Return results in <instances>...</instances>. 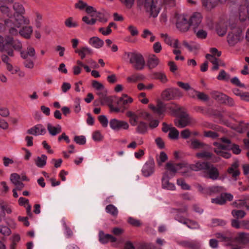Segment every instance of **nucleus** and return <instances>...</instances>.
Segmentation results:
<instances>
[{"instance_id":"f257e3e1","label":"nucleus","mask_w":249,"mask_h":249,"mask_svg":"<svg viewBox=\"0 0 249 249\" xmlns=\"http://www.w3.org/2000/svg\"><path fill=\"white\" fill-rule=\"evenodd\" d=\"M0 12L3 16L8 17L5 19L4 23H0V32L8 31L12 36L18 34V29L21 27L22 24H29L31 21L29 17L21 15H12V12L10 8L5 4L0 6Z\"/></svg>"},{"instance_id":"f03ea898","label":"nucleus","mask_w":249,"mask_h":249,"mask_svg":"<svg viewBox=\"0 0 249 249\" xmlns=\"http://www.w3.org/2000/svg\"><path fill=\"white\" fill-rule=\"evenodd\" d=\"M20 51L22 49V44L18 40H14L13 37L10 36H6L4 37L0 35V52H6L9 56H14L13 50Z\"/></svg>"},{"instance_id":"7ed1b4c3","label":"nucleus","mask_w":249,"mask_h":249,"mask_svg":"<svg viewBox=\"0 0 249 249\" xmlns=\"http://www.w3.org/2000/svg\"><path fill=\"white\" fill-rule=\"evenodd\" d=\"M124 61L130 64L136 70L142 71L145 67V61L143 55L136 52H125L123 56Z\"/></svg>"},{"instance_id":"20e7f679","label":"nucleus","mask_w":249,"mask_h":249,"mask_svg":"<svg viewBox=\"0 0 249 249\" xmlns=\"http://www.w3.org/2000/svg\"><path fill=\"white\" fill-rule=\"evenodd\" d=\"M142 6L150 17L156 18L160 11L159 0H144Z\"/></svg>"},{"instance_id":"39448f33","label":"nucleus","mask_w":249,"mask_h":249,"mask_svg":"<svg viewBox=\"0 0 249 249\" xmlns=\"http://www.w3.org/2000/svg\"><path fill=\"white\" fill-rule=\"evenodd\" d=\"M221 142L223 143L218 142H213V145L215 146L214 151L217 155L228 159L231 157V154L225 152V150L231 149V145L230 144V140L223 138H221Z\"/></svg>"},{"instance_id":"423d86ee","label":"nucleus","mask_w":249,"mask_h":249,"mask_svg":"<svg viewBox=\"0 0 249 249\" xmlns=\"http://www.w3.org/2000/svg\"><path fill=\"white\" fill-rule=\"evenodd\" d=\"M176 25L177 29L181 32H186L190 29L189 18L185 14H178L176 16Z\"/></svg>"},{"instance_id":"0eeeda50","label":"nucleus","mask_w":249,"mask_h":249,"mask_svg":"<svg viewBox=\"0 0 249 249\" xmlns=\"http://www.w3.org/2000/svg\"><path fill=\"white\" fill-rule=\"evenodd\" d=\"M166 166L168 170L174 173H180L182 175H185L189 171L188 164L185 162L178 164H173L168 162L166 164Z\"/></svg>"},{"instance_id":"6e6552de","label":"nucleus","mask_w":249,"mask_h":249,"mask_svg":"<svg viewBox=\"0 0 249 249\" xmlns=\"http://www.w3.org/2000/svg\"><path fill=\"white\" fill-rule=\"evenodd\" d=\"M117 99L116 96H107L105 94L98 102L100 103L102 105H107L109 107L111 111L115 113H118L121 111V108L114 107L113 105V102Z\"/></svg>"},{"instance_id":"1a4fd4ad","label":"nucleus","mask_w":249,"mask_h":249,"mask_svg":"<svg viewBox=\"0 0 249 249\" xmlns=\"http://www.w3.org/2000/svg\"><path fill=\"white\" fill-rule=\"evenodd\" d=\"M109 126L114 131L128 130L129 128V124L127 122L115 118L110 120Z\"/></svg>"},{"instance_id":"9d476101","label":"nucleus","mask_w":249,"mask_h":249,"mask_svg":"<svg viewBox=\"0 0 249 249\" xmlns=\"http://www.w3.org/2000/svg\"><path fill=\"white\" fill-rule=\"evenodd\" d=\"M155 171V164L153 159H150L143 164L141 172L142 176L148 178L154 174Z\"/></svg>"},{"instance_id":"9b49d317","label":"nucleus","mask_w":249,"mask_h":249,"mask_svg":"<svg viewBox=\"0 0 249 249\" xmlns=\"http://www.w3.org/2000/svg\"><path fill=\"white\" fill-rule=\"evenodd\" d=\"M238 13L241 21H249V0H246L243 4L240 5Z\"/></svg>"},{"instance_id":"f8f14e48","label":"nucleus","mask_w":249,"mask_h":249,"mask_svg":"<svg viewBox=\"0 0 249 249\" xmlns=\"http://www.w3.org/2000/svg\"><path fill=\"white\" fill-rule=\"evenodd\" d=\"M203 17L201 13L195 12L189 18L190 27L192 26L193 29L197 28L201 24Z\"/></svg>"},{"instance_id":"ddd939ff","label":"nucleus","mask_w":249,"mask_h":249,"mask_svg":"<svg viewBox=\"0 0 249 249\" xmlns=\"http://www.w3.org/2000/svg\"><path fill=\"white\" fill-rule=\"evenodd\" d=\"M241 38V32L239 30H234L229 34L228 42L230 45L234 46L240 41Z\"/></svg>"},{"instance_id":"4468645a","label":"nucleus","mask_w":249,"mask_h":249,"mask_svg":"<svg viewBox=\"0 0 249 249\" xmlns=\"http://www.w3.org/2000/svg\"><path fill=\"white\" fill-rule=\"evenodd\" d=\"M205 172V177L213 180H216L218 178L219 172L216 168L213 165L208 164Z\"/></svg>"},{"instance_id":"2eb2a0df","label":"nucleus","mask_w":249,"mask_h":249,"mask_svg":"<svg viewBox=\"0 0 249 249\" xmlns=\"http://www.w3.org/2000/svg\"><path fill=\"white\" fill-rule=\"evenodd\" d=\"M46 132L45 127L41 124H37L28 130L27 133L34 136L43 135Z\"/></svg>"},{"instance_id":"dca6fc26","label":"nucleus","mask_w":249,"mask_h":249,"mask_svg":"<svg viewBox=\"0 0 249 249\" xmlns=\"http://www.w3.org/2000/svg\"><path fill=\"white\" fill-rule=\"evenodd\" d=\"M160 36L168 45L176 49L180 48L179 42L177 39L172 38L167 34H161Z\"/></svg>"},{"instance_id":"f3484780","label":"nucleus","mask_w":249,"mask_h":249,"mask_svg":"<svg viewBox=\"0 0 249 249\" xmlns=\"http://www.w3.org/2000/svg\"><path fill=\"white\" fill-rule=\"evenodd\" d=\"M161 186L162 188L164 189L174 191L176 189L175 184L169 181L168 173H165L161 179Z\"/></svg>"},{"instance_id":"a211bd4d","label":"nucleus","mask_w":249,"mask_h":249,"mask_svg":"<svg viewBox=\"0 0 249 249\" xmlns=\"http://www.w3.org/2000/svg\"><path fill=\"white\" fill-rule=\"evenodd\" d=\"M30 24V23L28 25L22 24V25L26 26L22 27L19 31H18V34L26 39L30 38L33 32V29L32 26L29 25Z\"/></svg>"},{"instance_id":"6ab92c4d","label":"nucleus","mask_w":249,"mask_h":249,"mask_svg":"<svg viewBox=\"0 0 249 249\" xmlns=\"http://www.w3.org/2000/svg\"><path fill=\"white\" fill-rule=\"evenodd\" d=\"M148 107L154 113H156L159 115H162L165 110V105L161 101H158L156 106L153 104H150L148 105Z\"/></svg>"},{"instance_id":"aec40b11","label":"nucleus","mask_w":249,"mask_h":249,"mask_svg":"<svg viewBox=\"0 0 249 249\" xmlns=\"http://www.w3.org/2000/svg\"><path fill=\"white\" fill-rule=\"evenodd\" d=\"M6 69L11 73V74H18V75L20 78H23L25 75V72L21 71L18 66H13L11 64H7Z\"/></svg>"},{"instance_id":"412c9836","label":"nucleus","mask_w":249,"mask_h":249,"mask_svg":"<svg viewBox=\"0 0 249 249\" xmlns=\"http://www.w3.org/2000/svg\"><path fill=\"white\" fill-rule=\"evenodd\" d=\"M190 123V118L188 115L185 114L179 119L175 121V124L177 126L180 128H183L187 126Z\"/></svg>"},{"instance_id":"4be33fe9","label":"nucleus","mask_w":249,"mask_h":249,"mask_svg":"<svg viewBox=\"0 0 249 249\" xmlns=\"http://www.w3.org/2000/svg\"><path fill=\"white\" fill-rule=\"evenodd\" d=\"M126 116L129 118V123L131 125L135 126L139 122V116L135 112L128 110L126 112Z\"/></svg>"},{"instance_id":"5701e85b","label":"nucleus","mask_w":249,"mask_h":249,"mask_svg":"<svg viewBox=\"0 0 249 249\" xmlns=\"http://www.w3.org/2000/svg\"><path fill=\"white\" fill-rule=\"evenodd\" d=\"M21 56L24 59L34 58L36 55L35 49L32 46H28L27 50L20 53Z\"/></svg>"},{"instance_id":"b1692460","label":"nucleus","mask_w":249,"mask_h":249,"mask_svg":"<svg viewBox=\"0 0 249 249\" xmlns=\"http://www.w3.org/2000/svg\"><path fill=\"white\" fill-rule=\"evenodd\" d=\"M160 59L154 54L149 56L147 63L149 69L156 68L160 63Z\"/></svg>"},{"instance_id":"393cba45","label":"nucleus","mask_w":249,"mask_h":249,"mask_svg":"<svg viewBox=\"0 0 249 249\" xmlns=\"http://www.w3.org/2000/svg\"><path fill=\"white\" fill-rule=\"evenodd\" d=\"M239 163L237 160L235 161L231 166L228 169V172L233 178L236 179V177L238 176L240 172L238 170Z\"/></svg>"},{"instance_id":"a878e982","label":"nucleus","mask_w":249,"mask_h":249,"mask_svg":"<svg viewBox=\"0 0 249 249\" xmlns=\"http://www.w3.org/2000/svg\"><path fill=\"white\" fill-rule=\"evenodd\" d=\"M47 129L50 134L52 136H55L61 132L62 128L60 125L57 124L54 126L49 123L47 124Z\"/></svg>"},{"instance_id":"bb28decb","label":"nucleus","mask_w":249,"mask_h":249,"mask_svg":"<svg viewBox=\"0 0 249 249\" xmlns=\"http://www.w3.org/2000/svg\"><path fill=\"white\" fill-rule=\"evenodd\" d=\"M209 163L208 162H196V164L189 165V170H193V171H199L201 170H204L205 171L207 167H208Z\"/></svg>"},{"instance_id":"cd10ccee","label":"nucleus","mask_w":249,"mask_h":249,"mask_svg":"<svg viewBox=\"0 0 249 249\" xmlns=\"http://www.w3.org/2000/svg\"><path fill=\"white\" fill-rule=\"evenodd\" d=\"M133 101V99L131 97L128 96L126 94H123L122 96L119 98L117 104L118 105L120 102L122 103L123 107L124 109L125 108V107L131 104Z\"/></svg>"},{"instance_id":"c85d7f7f","label":"nucleus","mask_w":249,"mask_h":249,"mask_svg":"<svg viewBox=\"0 0 249 249\" xmlns=\"http://www.w3.org/2000/svg\"><path fill=\"white\" fill-rule=\"evenodd\" d=\"M75 52L80 56L81 59H84L86 55L91 54L92 53V50L88 47H83L79 49H77Z\"/></svg>"},{"instance_id":"c756f323","label":"nucleus","mask_w":249,"mask_h":249,"mask_svg":"<svg viewBox=\"0 0 249 249\" xmlns=\"http://www.w3.org/2000/svg\"><path fill=\"white\" fill-rule=\"evenodd\" d=\"M89 43L93 47L99 49L102 47L104 45V41L97 36L91 37L89 41Z\"/></svg>"},{"instance_id":"7c9ffc66","label":"nucleus","mask_w":249,"mask_h":249,"mask_svg":"<svg viewBox=\"0 0 249 249\" xmlns=\"http://www.w3.org/2000/svg\"><path fill=\"white\" fill-rule=\"evenodd\" d=\"M203 6L208 10L215 7L218 4L217 0H202Z\"/></svg>"},{"instance_id":"2f4dec72","label":"nucleus","mask_w":249,"mask_h":249,"mask_svg":"<svg viewBox=\"0 0 249 249\" xmlns=\"http://www.w3.org/2000/svg\"><path fill=\"white\" fill-rule=\"evenodd\" d=\"M47 157L45 155H41L37 157L35 160L36 165L39 168H43L46 164Z\"/></svg>"},{"instance_id":"473e14b6","label":"nucleus","mask_w":249,"mask_h":249,"mask_svg":"<svg viewBox=\"0 0 249 249\" xmlns=\"http://www.w3.org/2000/svg\"><path fill=\"white\" fill-rule=\"evenodd\" d=\"M145 78V76L142 73L133 74L127 78V81L129 83H136L138 81H142Z\"/></svg>"},{"instance_id":"72a5a7b5","label":"nucleus","mask_w":249,"mask_h":249,"mask_svg":"<svg viewBox=\"0 0 249 249\" xmlns=\"http://www.w3.org/2000/svg\"><path fill=\"white\" fill-rule=\"evenodd\" d=\"M153 75L155 79L159 80L162 83H165L168 81L166 74L162 71L154 72Z\"/></svg>"},{"instance_id":"f704fd0d","label":"nucleus","mask_w":249,"mask_h":249,"mask_svg":"<svg viewBox=\"0 0 249 249\" xmlns=\"http://www.w3.org/2000/svg\"><path fill=\"white\" fill-rule=\"evenodd\" d=\"M136 126V131L138 133L140 134H144L147 131V126L146 124L144 122H139Z\"/></svg>"},{"instance_id":"c9c22d12","label":"nucleus","mask_w":249,"mask_h":249,"mask_svg":"<svg viewBox=\"0 0 249 249\" xmlns=\"http://www.w3.org/2000/svg\"><path fill=\"white\" fill-rule=\"evenodd\" d=\"M106 211L107 213L114 217H116L118 214L117 208L112 204H109L106 206Z\"/></svg>"},{"instance_id":"e433bc0d","label":"nucleus","mask_w":249,"mask_h":249,"mask_svg":"<svg viewBox=\"0 0 249 249\" xmlns=\"http://www.w3.org/2000/svg\"><path fill=\"white\" fill-rule=\"evenodd\" d=\"M162 98L165 100H170L173 99L172 88L167 89L161 93Z\"/></svg>"},{"instance_id":"4c0bfd02","label":"nucleus","mask_w":249,"mask_h":249,"mask_svg":"<svg viewBox=\"0 0 249 249\" xmlns=\"http://www.w3.org/2000/svg\"><path fill=\"white\" fill-rule=\"evenodd\" d=\"M205 144L197 140H193L191 142L190 147L194 149H200L204 148Z\"/></svg>"},{"instance_id":"58836bf2","label":"nucleus","mask_w":249,"mask_h":249,"mask_svg":"<svg viewBox=\"0 0 249 249\" xmlns=\"http://www.w3.org/2000/svg\"><path fill=\"white\" fill-rule=\"evenodd\" d=\"M206 58L210 60L213 64V70H216L219 68V61L218 59L210 54H207L206 55Z\"/></svg>"},{"instance_id":"ea45409f","label":"nucleus","mask_w":249,"mask_h":249,"mask_svg":"<svg viewBox=\"0 0 249 249\" xmlns=\"http://www.w3.org/2000/svg\"><path fill=\"white\" fill-rule=\"evenodd\" d=\"M142 37L145 39H149L150 42H153L155 40V36L148 29H144L142 34Z\"/></svg>"},{"instance_id":"a19ab883","label":"nucleus","mask_w":249,"mask_h":249,"mask_svg":"<svg viewBox=\"0 0 249 249\" xmlns=\"http://www.w3.org/2000/svg\"><path fill=\"white\" fill-rule=\"evenodd\" d=\"M42 20V15L38 12L35 13L34 22L36 28H40L41 27Z\"/></svg>"},{"instance_id":"79ce46f5","label":"nucleus","mask_w":249,"mask_h":249,"mask_svg":"<svg viewBox=\"0 0 249 249\" xmlns=\"http://www.w3.org/2000/svg\"><path fill=\"white\" fill-rule=\"evenodd\" d=\"M194 31L197 37L199 39H204L207 36V32L203 29L195 28L194 29Z\"/></svg>"},{"instance_id":"37998d69","label":"nucleus","mask_w":249,"mask_h":249,"mask_svg":"<svg viewBox=\"0 0 249 249\" xmlns=\"http://www.w3.org/2000/svg\"><path fill=\"white\" fill-rule=\"evenodd\" d=\"M237 242L242 244H245L249 241L248 235L244 232L239 233L236 238Z\"/></svg>"},{"instance_id":"c03bdc74","label":"nucleus","mask_w":249,"mask_h":249,"mask_svg":"<svg viewBox=\"0 0 249 249\" xmlns=\"http://www.w3.org/2000/svg\"><path fill=\"white\" fill-rule=\"evenodd\" d=\"M211 94L214 99L220 102L221 103H223V101L226 97V95L222 93L217 91H213L211 93Z\"/></svg>"},{"instance_id":"a18cd8bd","label":"nucleus","mask_w":249,"mask_h":249,"mask_svg":"<svg viewBox=\"0 0 249 249\" xmlns=\"http://www.w3.org/2000/svg\"><path fill=\"white\" fill-rule=\"evenodd\" d=\"M86 12L91 17L95 18V16H100V12H98L93 7L90 6H87L86 8Z\"/></svg>"},{"instance_id":"49530a36","label":"nucleus","mask_w":249,"mask_h":249,"mask_svg":"<svg viewBox=\"0 0 249 249\" xmlns=\"http://www.w3.org/2000/svg\"><path fill=\"white\" fill-rule=\"evenodd\" d=\"M216 30L217 34L220 36H223L225 35L227 28L226 25L224 24H219L216 26Z\"/></svg>"},{"instance_id":"de8ad7c7","label":"nucleus","mask_w":249,"mask_h":249,"mask_svg":"<svg viewBox=\"0 0 249 249\" xmlns=\"http://www.w3.org/2000/svg\"><path fill=\"white\" fill-rule=\"evenodd\" d=\"M65 25L68 28H75L78 26L77 22L71 17L65 20Z\"/></svg>"},{"instance_id":"09e8293b","label":"nucleus","mask_w":249,"mask_h":249,"mask_svg":"<svg viewBox=\"0 0 249 249\" xmlns=\"http://www.w3.org/2000/svg\"><path fill=\"white\" fill-rule=\"evenodd\" d=\"M13 8L16 12L18 13L17 15H22V14H23L25 12V10L23 5L18 2H15L14 4Z\"/></svg>"},{"instance_id":"8fccbe9b","label":"nucleus","mask_w":249,"mask_h":249,"mask_svg":"<svg viewBox=\"0 0 249 249\" xmlns=\"http://www.w3.org/2000/svg\"><path fill=\"white\" fill-rule=\"evenodd\" d=\"M230 75L224 70L220 71L217 78L219 80L228 81L230 79Z\"/></svg>"},{"instance_id":"3c124183","label":"nucleus","mask_w":249,"mask_h":249,"mask_svg":"<svg viewBox=\"0 0 249 249\" xmlns=\"http://www.w3.org/2000/svg\"><path fill=\"white\" fill-rule=\"evenodd\" d=\"M99 237L100 242L103 244H106L109 242V234H105L102 231H100Z\"/></svg>"},{"instance_id":"603ef678","label":"nucleus","mask_w":249,"mask_h":249,"mask_svg":"<svg viewBox=\"0 0 249 249\" xmlns=\"http://www.w3.org/2000/svg\"><path fill=\"white\" fill-rule=\"evenodd\" d=\"M168 136L171 139L177 140L179 137V132L175 127H173L169 132Z\"/></svg>"},{"instance_id":"864d4df0","label":"nucleus","mask_w":249,"mask_h":249,"mask_svg":"<svg viewBox=\"0 0 249 249\" xmlns=\"http://www.w3.org/2000/svg\"><path fill=\"white\" fill-rule=\"evenodd\" d=\"M10 180L15 185L21 181V177L17 173H13L10 176Z\"/></svg>"},{"instance_id":"5fc2aeb1","label":"nucleus","mask_w":249,"mask_h":249,"mask_svg":"<svg viewBox=\"0 0 249 249\" xmlns=\"http://www.w3.org/2000/svg\"><path fill=\"white\" fill-rule=\"evenodd\" d=\"M92 138L95 142H100L103 139V136L100 131L97 130L92 133Z\"/></svg>"},{"instance_id":"6e6d98bb","label":"nucleus","mask_w":249,"mask_h":249,"mask_svg":"<svg viewBox=\"0 0 249 249\" xmlns=\"http://www.w3.org/2000/svg\"><path fill=\"white\" fill-rule=\"evenodd\" d=\"M231 214L234 217L237 218H242L245 216L246 213L242 210H234L232 211Z\"/></svg>"},{"instance_id":"4d7b16f0","label":"nucleus","mask_w":249,"mask_h":249,"mask_svg":"<svg viewBox=\"0 0 249 249\" xmlns=\"http://www.w3.org/2000/svg\"><path fill=\"white\" fill-rule=\"evenodd\" d=\"M211 202L213 203L223 205L226 202V199L224 198V196L221 195L219 197L212 199Z\"/></svg>"},{"instance_id":"13d9d810","label":"nucleus","mask_w":249,"mask_h":249,"mask_svg":"<svg viewBox=\"0 0 249 249\" xmlns=\"http://www.w3.org/2000/svg\"><path fill=\"white\" fill-rule=\"evenodd\" d=\"M180 222H182L185 224H186L187 227L192 229H196L199 228V226L198 224L194 221H179Z\"/></svg>"},{"instance_id":"bf43d9fd","label":"nucleus","mask_w":249,"mask_h":249,"mask_svg":"<svg viewBox=\"0 0 249 249\" xmlns=\"http://www.w3.org/2000/svg\"><path fill=\"white\" fill-rule=\"evenodd\" d=\"M81 100L79 98H77L75 99L74 101V105H73V109L74 111L77 113H79L81 111V106H80Z\"/></svg>"},{"instance_id":"052dcab7","label":"nucleus","mask_w":249,"mask_h":249,"mask_svg":"<svg viewBox=\"0 0 249 249\" xmlns=\"http://www.w3.org/2000/svg\"><path fill=\"white\" fill-rule=\"evenodd\" d=\"M168 159L167 155L164 152H160L159 158L157 160L158 163L159 165H160L161 164L165 162Z\"/></svg>"},{"instance_id":"680f3d73","label":"nucleus","mask_w":249,"mask_h":249,"mask_svg":"<svg viewBox=\"0 0 249 249\" xmlns=\"http://www.w3.org/2000/svg\"><path fill=\"white\" fill-rule=\"evenodd\" d=\"M212 154L207 151H203L196 154V157L199 159H207L211 157Z\"/></svg>"},{"instance_id":"e2e57ef3","label":"nucleus","mask_w":249,"mask_h":249,"mask_svg":"<svg viewBox=\"0 0 249 249\" xmlns=\"http://www.w3.org/2000/svg\"><path fill=\"white\" fill-rule=\"evenodd\" d=\"M82 20L87 24L93 25L95 23L96 19L93 17L90 18L89 16H84L82 18Z\"/></svg>"},{"instance_id":"0e129e2a","label":"nucleus","mask_w":249,"mask_h":249,"mask_svg":"<svg viewBox=\"0 0 249 249\" xmlns=\"http://www.w3.org/2000/svg\"><path fill=\"white\" fill-rule=\"evenodd\" d=\"M98 120L104 127L107 126L108 121L107 117L105 115H100L98 117Z\"/></svg>"},{"instance_id":"69168bd1","label":"nucleus","mask_w":249,"mask_h":249,"mask_svg":"<svg viewBox=\"0 0 249 249\" xmlns=\"http://www.w3.org/2000/svg\"><path fill=\"white\" fill-rule=\"evenodd\" d=\"M92 85L96 90H103L105 89L104 86L97 81H93L92 82Z\"/></svg>"},{"instance_id":"338daca9","label":"nucleus","mask_w":249,"mask_h":249,"mask_svg":"<svg viewBox=\"0 0 249 249\" xmlns=\"http://www.w3.org/2000/svg\"><path fill=\"white\" fill-rule=\"evenodd\" d=\"M215 236L218 238L220 241L229 242L231 241V239L229 237L225 236L224 234L219 232L216 233Z\"/></svg>"},{"instance_id":"774afa93","label":"nucleus","mask_w":249,"mask_h":249,"mask_svg":"<svg viewBox=\"0 0 249 249\" xmlns=\"http://www.w3.org/2000/svg\"><path fill=\"white\" fill-rule=\"evenodd\" d=\"M183 45L186 47L190 51H193L195 50H197L199 48V45L196 44H190L186 41H183Z\"/></svg>"}]
</instances>
